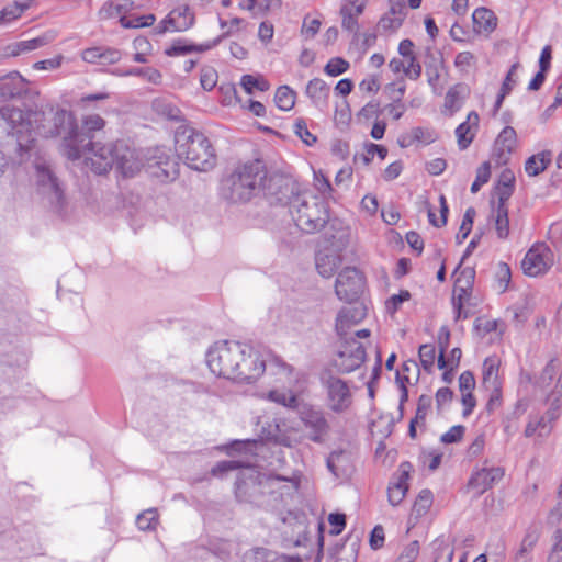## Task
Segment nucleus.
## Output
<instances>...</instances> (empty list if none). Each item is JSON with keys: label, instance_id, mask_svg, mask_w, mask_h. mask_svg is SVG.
<instances>
[{"label": "nucleus", "instance_id": "1", "mask_svg": "<svg viewBox=\"0 0 562 562\" xmlns=\"http://www.w3.org/2000/svg\"><path fill=\"white\" fill-rule=\"evenodd\" d=\"M206 363L213 374L238 383L257 381L266 369L258 351L237 341L216 342L206 353Z\"/></svg>", "mask_w": 562, "mask_h": 562}, {"label": "nucleus", "instance_id": "2", "mask_svg": "<svg viewBox=\"0 0 562 562\" xmlns=\"http://www.w3.org/2000/svg\"><path fill=\"white\" fill-rule=\"evenodd\" d=\"M43 113L34 112L26 115L16 108L3 106L0 110V176L11 164L29 160L35 149L32 117L37 122Z\"/></svg>", "mask_w": 562, "mask_h": 562}, {"label": "nucleus", "instance_id": "3", "mask_svg": "<svg viewBox=\"0 0 562 562\" xmlns=\"http://www.w3.org/2000/svg\"><path fill=\"white\" fill-rule=\"evenodd\" d=\"M267 170L259 159L237 165L221 182V195L231 204H245L260 194Z\"/></svg>", "mask_w": 562, "mask_h": 562}, {"label": "nucleus", "instance_id": "4", "mask_svg": "<svg viewBox=\"0 0 562 562\" xmlns=\"http://www.w3.org/2000/svg\"><path fill=\"white\" fill-rule=\"evenodd\" d=\"M266 370L269 386L266 398L288 409H296L299 396L294 389L301 382L303 374L277 356L269 358L266 362Z\"/></svg>", "mask_w": 562, "mask_h": 562}, {"label": "nucleus", "instance_id": "5", "mask_svg": "<svg viewBox=\"0 0 562 562\" xmlns=\"http://www.w3.org/2000/svg\"><path fill=\"white\" fill-rule=\"evenodd\" d=\"M175 148L178 157L195 170L206 171L214 167L216 156L209 138L201 132L180 126L175 135Z\"/></svg>", "mask_w": 562, "mask_h": 562}, {"label": "nucleus", "instance_id": "6", "mask_svg": "<svg viewBox=\"0 0 562 562\" xmlns=\"http://www.w3.org/2000/svg\"><path fill=\"white\" fill-rule=\"evenodd\" d=\"M106 125L99 114H87L81 117V127L70 116L67 131L63 134L60 153L70 161H77L81 156V146L89 139H94V133L101 132Z\"/></svg>", "mask_w": 562, "mask_h": 562}, {"label": "nucleus", "instance_id": "7", "mask_svg": "<svg viewBox=\"0 0 562 562\" xmlns=\"http://www.w3.org/2000/svg\"><path fill=\"white\" fill-rule=\"evenodd\" d=\"M350 231L339 228L331 234H326L319 244L315 256V266L324 278H331L342 262V251L350 244Z\"/></svg>", "mask_w": 562, "mask_h": 562}, {"label": "nucleus", "instance_id": "8", "mask_svg": "<svg viewBox=\"0 0 562 562\" xmlns=\"http://www.w3.org/2000/svg\"><path fill=\"white\" fill-rule=\"evenodd\" d=\"M295 225L305 233H314L324 227L329 218L324 201L314 195L296 196L291 203Z\"/></svg>", "mask_w": 562, "mask_h": 562}, {"label": "nucleus", "instance_id": "9", "mask_svg": "<svg viewBox=\"0 0 562 562\" xmlns=\"http://www.w3.org/2000/svg\"><path fill=\"white\" fill-rule=\"evenodd\" d=\"M81 156L78 161L97 176H106L115 166L117 140L102 142L89 139L81 147Z\"/></svg>", "mask_w": 562, "mask_h": 562}, {"label": "nucleus", "instance_id": "10", "mask_svg": "<svg viewBox=\"0 0 562 562\" xmlns=\"http://www.w3.org/2000/svg\"><path fill=\"white\" fill-rule=\"evenodd\" d=\"M321 381L325 394L326 407L338 415L349 411L353 397L348 383L331 373H324Z\"/></svg>", "mask_w": 562, "mask_h": 562}, {"label": "nucleus", "instance_id": "11", "mask_svg": "<svg viewBox=\"0 0 562 562\" xmlns=\"http://www.w3.org/2000/svg\"><path fill=\"white\" fill-rule=\"evenodd\" d=\"M145 168L147 173L159 182L173 181L179 175V162L166 147L149 150Z\"/></svg>", "mask_w": 562, "mask_h": 562}, {"label": "nucleus", "instance_id": "12", "mask_svg": "<svg viewBox=\"0 0 562 562\" xmlns=\"http://www.w3.org/2000/svg\"><path fill=\"white\" fill-rule=\"evenodd\" d=\"M145 157L140 150L117 139L114 170L123 178H133L145 168Z\"/></svg>", "mask_w": 562, "mask_h": 562}, {"label": "nucleus", "instance_id": "13", "mask_svg": "<svg viewBox=\"0 0 562 562\" xmlns=\"http://www.w3.org/2000/svg\"><path fill=\"white\" fill-rule=\"evenodd\" d=\"M366 359V349L355 338L341 342L333 359V366L341 373H350L358 369Z\"/></svg>", "mask_w": 562, "mask_h": 562}, {"label": "nucleus", "instance_id": "14", "mask_svg": "<svg viewBox=\"0 0 562 562\" xmlns=\"http://www.w3.org/2000/svg\"><path fill=\"white\" fill-rule=\"evenodd\" d=\"M553 262L554 256L550 247L544 243H537L525 255L521 268L526 276L538 277L544 274Z\"/></svg>", "mask_w": 562, "mask_h": 562}, {"label": "nucleus", "instance_id": "15", "mask_svg": "<svg viewBox=\"0 0 562 562\" xmlns=\"http://www.w3.org/2000/svg\"><path fill=\"white\" fill-rule=\"evenodd\" d=\"M363 284L362 274L356 268L347 267L339 272L335 291L339 300L351 302L360 295Z\"/></svg>", "mask_w": 562, "mask_h": 562}, {"label": "nucleus", "instance_id": "16", "mask_svg": "<svg viewBox=\"0 0 562 562\" xmlns=\"http://www.w3.org/2000/svg\"><path fill=\"white\" fill-rule=\"evenodd\" d=\"M194 21L193 10L187 3H181L173 8L159 23L157 26L158 33L184 32L194 24Z\"/></svg>", "mask_w": 562, "mask_h": 562}, {"label": "nucleus", "instance_id": "17", "mask_svg": "<svg viewBox=\"0 0 562 562\" xmlns=\"http://www.w3.org/2000/svg\"><path fill=\"white\" fill-rule=\"evenodd\" d=\"M300 418L305 428L310 429L308 438L314 442H323L329 431V424L323 412L307 406L300 412Z\"/></svg>", "mask_w": 562, "mask_h": 562}, {"label": "nucleus", "instance_id": "18", "mask_svg": "<svg viewBox=\"0 0 562 562\" xmlns=\"http://www.w3.org/2000/svg\"><path fill=\"white\" fill-rule=\"evenodd\" d=\"M35 178L38 191L46 195L52 204L61 206L63 192L48 167L44 165H35Z\"/></svg>", "mask_w": 562, "mask_h": 562}, {"label": "nucleus", "instance_id": "19", "mask_svg": "<svg viewBox=\"0 0 562 562\" xmlns=\"http://www.w3.org/2000/svg\"><path fill=\"white\" fill-rule=\"evenodd\" d=\"M150 0H110L99 10L101 20L116 19L120 14H128L148 4Z\"/></svg>", "mask_w": 562, "mask_h": 562}, {"label": "nucleus", "instance_id": "20", "mask_svg": "<svg viewBox=\"0 0 562 562\" xmlns=\"http://www.w3.org/2000/svg\"><path fill=\"white\" fill-rule=\"evenodd\" d=\"M517 147V134L512 126H506L498 134L494 144V155L498 165H505Z\"/></svg>", "mask_w": 562, "mask_h": 562}, {"label": "nucleus", "instance_id": "21", "mask_svg": "<svg viewBox=\"0 0 562 562\" xmlns=\"http://www.w3.org/2000/svg\"><path fill=\"white\" fill-rule=\"evenodd\" d=\"M366 0H344L340 8L341 26L344 30L357 34L359 32L358 18L363 13Z\"/></svg>", "mask_w": 562, "mask_h": 562}, {"label": "nucleus", "instance_id": "22", "mask_svg": "<svg viewBox=\"0 0 562 562\" xmlns=\"http://www.w3.org/2000/svg\"><path fill=\"white\" fill-rule=\"evenodd\" d=\"M453 276L454 289H453V301L457 304L458 310H461L462 301L469 296V291L474 282L475 271L473 268L467 267L460 269V266L456 269Z\"/></svg>", "mask_w": 562, "mask_h": 562}, {"label": "nucleus", "instance_id": "23", "mask_svg": "<svg viewBox=\"0 0 562 562\" xmlns=\"http://www.w3.org/2000/svg\"><path fill=\"white\" fill-rule=\"evenodd\" d=\"M80 56L86 63L106 66L116 64L121 59V52L115 48L89 47Z\"/></svg>", "mask_w": 562, "mask_h": 562}, {"label": "nucleus", "instance_id": "24", "mask_svg": "<svg viewBox=\"0 0 562 562\" xmlns=\"http://www.w3.org/2000/svg\"><path fill=\"white\" fill-rule=\"evenodd\" d=\"M503 476L504 470L502 468L484 467L472 475L469 484L482 493L492 487L496 482L501 481Z\"/></svg>", "mask_w": 562, "mask_h": 562}, {"label": "nucleus", "instance_id": "25", "mask_svg": "<svg viewBox=\"0 0 562 562\" xmlns=\"http://www.w3.org/2000/svg\"><path fill=\"white\" fill-rule=\"evenodd\" d=\"M479 127V115L475 112L468 114L467 121L456 128V136L460 149H465L472 143Z\"/></svg>", "mask_w": 562, "mask_h": 562}, {"label": "nucleus", "instance_id": "26", "mask_svg": "<svg viewBox=\"0 0 562 562\" xmlns=\"http://www.w3.org/2000/svg\"><path fill=\"white\" fill-rule=\"evenodd\" d=\"M473 30L477 34H491L497 26L496 15L486 8H477L472 14Z\"/></svg>", "mask_w": 562, "mask_h": 562}, {"label": "nucleus", "instance_id": "27", "mask_svg": "<svg viewBox=\"0 0 562 562\" xmlns=\"http://www.w3.org/2000/svg\"><path fill=\"white\" fill-rule=\"evenodd\" d=\"M501 360L496 356L487 357L483 362L482 375L483 385L486 390H494L497 392V385L501 383L499 372Z\"/></svg>", "mask_w": 562, "mask_h": 562}, {"label": "nucleus", "instance_id": "28", "mask_svg": "<svg viewBox=\"0 0 562 562\" xmlns=\"http://www.w3.org/2000/svg\"><path fill=\"white\" fill-rule=\"evenodd\" d=\"M220 42V38H216L212 42H206L203 44H188L184 41L175 42L169 48H167L166 54L169 56H179L187 55L190 53H204L206 50L215 47Z\"/></svg>", "mask_w": 562, "mask_h": 562}, {"label": "nucleus", "instance_id": "29", "mask_svg": "<svg viewBox=\"0 0 562 562\" xmlns=\"http://www.w3.org/2000/svg\"><path fill=\"white\" fill-rule=\"evenodd\" d=\"M406 465L407 464H405V463L401 465L403 469L402 474L400 475V477L397 479V481L395 483H391L389 485L387 499L392 506L400 505L408 491V483H407L408 473L405 469Z\"/></svg>", "mask_w": 562, "mask_h": 562}, {"label": "nucleus", "instance_id": "30", "mask_svg": "<svg viewBox=\"0 0 562 562\" xmlns=\"http://www.w3.org/2000/svg\"><path fill=\"white\" fill-rule=\"evenodd\" d=\"M363 317L364 308L361 306H352L341 310L336 319V329L338 334L344 335L349 325L357 324Z\"/></svg>", "mask_w": 562, "mask_h": 562}, {"label": "nucleus", "instance_id": "31", "mask_svg": "<svg viewBox=\"0 0 562 562\" xmlns=\"http://www.w3.org/2000/svg\"><path fill=\"white\" fill-rule=\"evenodd\" d=\"M54 38H55V33L47 32V33L43 34L42 36L15 43L14 45H12L10 47L11 48L10 54L12 56H18V55L26 53V52L35 50L40 47L47 45Z\"/></svg>", "mask_w": 562, "mask_h": 562}, {"label": "nucleus", "instance_id": "32", "mask_svg": "<svg viewBox=\"0 0 562 562\" xmlns=\"http://www.w3.org/2000/svg\"><path fill=\"white\" fill-rule=\"evenodd\" d=\"M551 164V153L543 150L530 156L524 166L525 172L529 177H537L542 173Z\"/></svg>", "mask_w": 562, "mask_h": 562}, {"label": "nucleus", "instance_id": "33", "mask_svg": "<svg viewBox=\"0 0 562 562\" xmlns=\"http://www.w3.org/2000/svg\"><path fill=\"white\" fill-rule=\"evenodd\" d=\"M124 29H140L150 26L156 21L154 14H138L137 11H131L128 14H120L116 16Z\"/></svg>", "mask_w": 562, "mask_h": 562}, {"label": "nucleus", "instance_id": "34", "mask_svg": "<svg viewBox=\"0 0 562 562\" xmlns=\"http://www.w3.org/2000/svg\"><path fill=\"white\" fill-rule=\"evenodd\" d=\"M24 91V80L20 75H12L0 79V97L12 99Z\"/></svg>", "mask_w": 562, "mask_h": 562}, {"label": "nucleus", "instance_id": "35", "mask_svg": "<svg viewBox=\"0 0 562 562\" xmlns=\"http://www.w3.org/2000/svg\"><path fill=\"white\" fill-rule=\"evenodd\" d=\"M492 217L495 223V229L498 238H507L509 235V220L506 203L498 202L497 206L493 210Z\"/></svg>", "mask_w": 562, "mask_h": 562}, {"label": "nucleus", "instance_id": "36", "mask_svg": "<svg viewBox=\"0 0 562 562\" xmlns=\"http://www.w3.org/2000/svg\"><path fill=\"white\" fill-rule=\"evenodd\" d=\"M306 94L313 100L314 103L323 104L328 98L329 87L324 80L314 78L307 83Z\"/></svg>", "mask_w": 562, "mask_h": 562}, {"label": "nucleus", "instance_id": "37", "mask_svg": "<svg viewBox=\"0 0 562 562\" xmlns=\"http://www.w3.org/2000/svg\"><path fill=\"white\" fill-rule=\"evenodd\" d=\"M515 183V175L510 169H504L501 172L499 180H498V202L499 203H506V201L509 199V196L513 193Z\"/></svg>", "mask_w": 562, "mask_h": 562}, {"label": "nucleus", "instance_id": "38", "mask_svg": "<svg viewBox=\"0 0 562 562\" xmlns=\"http://www.w3.org/2000/svg\"><path fill=\"white\" fill-rule=\"evenodd\" d=\"M403 371L404 372H407V373H413V376H411V374H400L397 373L396 375V379H397V382L400 383V386H401V390H402V396H401V402L403 403L404 401L407 400V389L405 386V383H411L412 380H415L417 381L418 379V366L415 361H406L403 363Z\"/></svg>", "mask_w": 562, "mask_h": 562}, {"label": "nucleus", "instance_id": "39", "mask_svg": "<svg viewBox=\"0 0 562 562\" xmlns=\"http://www.w3.org/2000/svg\"><path fill=\"white\" fill-rule=\"evenodd\" d=\"M296 93L289 86H281L274 94V102L282 111H290L295 104Z\"/></svg>", "mask_w": 562, "mask_h": 562}, {"label": "nucleus", "instance_id": "40", "mask_svg": "<svg viewBox=\"0 0 562 562\" xmlns=\"http://www.w3.org/2000/svg\"><path fill=\"white\" fill-rule=\"evenodd\" d=\"M29 5L26 3H12L0 10V25H9L13 21L18 20L26 10Z\"/></svg>", "mask_w": 562, "mask_h": 562}, {"label": "nucleus", "instance_id": "41", "mask_svg": "<svg viewBox=\"0 0 562 562\" xmlns=\"http://www.w3.org/2000/svg\"><path fill=\"white\" fill-rule=\"evenodd\" d=\"M540 537L538 529L529 530L521 541L519 551L517 552L516 559L522 562L527 561L528 554L532 551Z\"/></svg>", "mask_w": 562, "mask_h": 562}, {"label": "nucleus", "instance_id": "42", "mask_svg": "<svg viewBox=\"0 0 562 562\" xmlns=\"http://www.w3.org/2000/svg\"><path fill=\"white\" fill-rule=\"evenodd\" d=\"M347 463L348 457L342 450L333 451L327 458V468L335 476L345 472Z\"/></svg>", "mask_w": 562, "mask_h": 562}, {"label": "nucleus", "instance_id": "43", "mask_svg": "<svg viewBox=\"0 0 562 562\" xmlns=\"http://www.w3.org/2000/svg\"><path fill=\"white\" fill-rule=\"evenodd\" d=\"M432 505V493L429 490H423L414 502L412 514L416 517L424 516Z\"/></svg>", "mask_w": 562, "mask_h": 562}, {"label": "nucleus", "instance_id": "44", "mask_svg": "<svg viewBox=\"0 0 562 562\" xmlns=\"http://www.w3.org/2000/svg\"><path fill=\"white\" fill-rule=\"evenodd\" d=\"M558 372V364L555 360H550L543 370L541 371L539 378L537 379V385L541 390H547L552 385V382Z\"/></svg>", "mask_w": 562, "mask_h": 562}, {"label": "nucleus", "instance_id": "45", "mask_svg": "<svg viewBox=\"0 0 562 562\" xmlns=\"http://www.w3.org/2000/svg\"><path fill=\"white\" fill-rule=\"evenodd\" d=\"M477 59L471 52H461L454 58V66L461 74H469L476 67Z\"/></svg>", "mask_w": 562, "mask_h": 562}, {"label": "nucleus", "instance_id": "46", "mask_svg": "<svg viewBox=\"0 0 562 562\" xmlns=\"http://www.w3.org/2000/svg\"><path fill=\"white\" fill-rule=\"evenodd\" d=\"M240 86L248 94H251L255 89L259 91H267L270 87L269 82L263 78L251 75H244L240 79Z\"/></svg>", "mask_w": 562, "mask_h": 562}, {"label": "nucleus", "instance_id": "47", "mask_svg": "<svg viewBox=\"0 0 562 562\" xmlns=\"http://www.w3.org/2000/svg\"><path fill=\"white\" fill-rule=\"evenodd\" d=\"M313 187L324 199L330 198L334 192L329 180L321 170L313 171Z\"/></svg>", "mask_w": 562, "mask_h": 562}, {"label": "nucleus", "instance_id": "48", "mask_svg": "<svg viewBox=\"0 0 562 562\" xmlns=\"http://www.w3.org/2000/svg\"><path fill=\"white\" fill-rule=\"evenodd\" d=\"M217 71L211 66H204L200 70V85L205 91H211L217 83Z\"/></svg>", "mask_w": 562, "mask_h": 562}, {"label": "nucleus", "instance_id": "49", "mask_svg": "<svg viewBox=\"0 0 562 562\" xmlns=\"http://www.w3.org/2000/svg\"><path fill=\"white\" fill-rule=\"evenodd\" d=\"M475 216V210L473 207H469L462 218V223L460 225L459 232L456 236L457 241L461 244L470 234L473 225V220Z\"/></svg>", "mask_w": 562, "mask_h": 562}, {"label": "nucleus", "instance_id": "50", "mask_svg": "<svg viewBox=\"0 0 562 562\" xmlns=\"http://www.w3.org/2000/svg\"><path fill=\"white\" fill-rule=\"evenodd\" d=\"M552 541L547 562H562V529L554 530Z\"/></svg>", "mask_w": 562, "mask_h": 562}, {"label": "nucleus", "instance_id": "51", "mask_svg": "<svg viewBox=\"0 0 562 562\" xmlns=\"http://www.w3.org/2000/svg\"><path fill=\"white\" fill-rule=\"evenodd\" d=\"M136 524L140 530L154 529L158 524V514L155 509H147L139 514Z\"/></svg>", "mask_w": 562, "mask_h": 562}, {"label": "nucleus", "instance_id": "52", "mask_svg": "<svg viewBox=\"0 0 562 562\" xmlns=\"http://www.w3.org/2000/svg\"><path fill=\"white\" fill-rule=\"evenodd\" d=\"M405 67V77L411 80H417L422 75V65L417 56L401 57Z\"/></svg>", "mask_w": 562, "mask_h": 562}, {"label": "nucleus", "instance_id": "53", "mask_svg": "<svg viewBox=\"0 0 562 562\" xmlns=\"http://www.w3.org/2000/svg\"><path fill=\"white\" fill-rule=\"evenodd\" d=\"M419 359L420 363L426 371H430L434 368L436 359V349L432 345L426 344L419 347Z\"/></svg>", "mask_w": 562, "mask_h": 562}, {"label": "nucleus", "instance_id": "54", "mask_svg": "<svg viewBox=\"0 0 562 562\" xmlns=\"http://www.w3.org/2000/svg\"><path fill=\"white\" fill-rule=\"evenodd\" d=\"M294 133L307 146H312L316 143V136L308 131L307 124L303 119H299L295 121Z\"/></svg>", "mask_w": 562, "mask_h": 562}, {"label": "nucleus", "instance_id": "55", "mask_svg": "<svg viewBox=\"0 0 562 562\" xmlns=\"http://www.w3.org/2000/svg\"><path fill=\"white\" fill-rule=\"evenodd\" d=\"M491 177L490 161L483 162L476 170V178L471 186V192L476 193L481 187L488 181Z\"/></svg>", "mask_w": 562, "mask_h": 562}, {"label": "nucleus", "instance_id": "56", "mask_svg": "<svg viewBox=\"0 0 562 562\" xmlns=\"http://www.w3.org/2000/svg\"><path fill=\"white\" fill-rule=\"evenodd\" d=\"M349 68V63L341 57L331 58L325 66V72L331 77L339 76L346 72Z\"/></svg>", "mask_w": 562, "mask_h": 562}, {"label": "nucleus", "instance_id": "57", "mask_svg": "<svg viewBox=\"0 0 562 562\" xmlns=\"http://www.w3.org/2000/svg\"><path fill=\"white\" fill-rule=\"evenodd\" d=\"M281 558L270 560V554L267 550L256 548L247 551L243 557V562H279Z\"/></svg>", "mask_w": 562, "mask_h": 562}, {"label": "nucleus", "instance_id": "58", "mask_svg": "<svg viewBox=\"0 0 562 562\" xmlns=\"http://www.w3.org/2000/svg\"><path fill=\"white\" fill-rule=\"evenodd\" d=\"M502 324L497 319H491L486 317H480L476 319L475 328L481 334H487L492 331L499 330V333H503L504 326H501Z\"/></svg>", "mask_w": 562, "mask_h": 562}, {"label": "nucleus", "instance_id": "59", "mask_svg": "<svg viewBox=\"0 0 562 562\" xmlns=\"http://www.w3.org/2000/svg\"><path fill=\"white\" fill-rule=\"evenodd\" d=\"M440 202V217L437 218L436 214L432 212L430 207H428V218L431 225L436 227H442L447 223V214H448V205L446 202V198L443 195H440L439 198Z\"/></svg>", "mask_w": 562, "mask_h": 562}, {"label": "nucleus", "instance_id": "60", "mask_svg": "<svg viewBox=\"0 0 562 562\" xmlns=\"http://www.w3.org/2000/svg\"><path fill=\"white\" fill-rule=\"evenodd\" d=\"M419 554V544L412 541L403 548L395 562H414Z\"/></svg>", "mask_w": 562, "mask_h": 562}, {"label": "nucleus", "instance_id": "61", "mask_svg": "<svg viewBox=\"0 0 562 562\" xmlns=\"http://www.w3.org/2000/svg\"><path fill=\"white\" fill-rule=\"evenodd\" d=\"M465 428L461 425L452 426L447 432L442 434L440 441L442 443H456L461 441L464 436Z\"/></svg>", "mask_w": 562, "mask_h": 562}, {"label": "nucleus", "instance_id": "62", "mask_svg": "<svg viewBox=\"0 0 562 562\" xmlns=\"http://www.w3.org/2000/svg\"><path fill=\"white\" fill-rule=\"evenodd\" d=\"M411 297V294L408 291H401L398 294L392 295L386 302H385V308L390 314H394L402 303L405 301H408Z\"/></svg>", "mask_w": 562, "mask_h": 562}, {"label": "nucleus", "instance_id": "63", "mask_svg": "<svg viewBox=\"0 0 562 562\" xmlns=\"http://www.w3.org/2000/svg\"><path fill=\"white\" fill-rule=\"evenodd\" d=\"M432 398L429 395H422L418 400L416 415L414 419H417L422 424L425 423L426 416L431 407Z\"/></svg>", "mask_w": 562, "mask_h": 562}, {"label": "nucleus", "instance_id": "64", "mask_svg": "<svg viewBox=\"0 0 562 562\" xmlns=\"http://www.w3.org/2000/svg\"><path fill=\"white\" fill-rule=\"evenodd\" d=\"M319 27L321 21L318 19L308 20L305 18L301 29V34L304 38L311 40L318 33Z\"/></svg>", "mask_w": 562, "mask_h": 562}]
</instances>
